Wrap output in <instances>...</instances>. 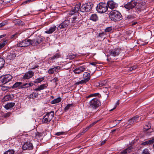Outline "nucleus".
Instances as JSON below:
<instances>
[{
  "mask_svg": "<svg viewBox=\"0 0 154 154\" xmlns=\"http://www.w3.org/2000/svg\"><path fill=\"white\" fill-rule=\"evenodd\" d=\"M29 39L25 40L24 41H20L17 43V45L18 47H25L30 45L29 42Z\"/></svg>",
  "mask_w": 154,
  "mask_h": 154,
  "instance_id": "nucleus-9",
  "label": "nucleus"
},
{
  "mask_svg": "<svg viewBox=\"0 0 154 154\" xmlns=\"http://www.w3.org/2000/svg\"><path fill=\"white\" fill-rule=\"evenodd\" d=\"M69 23V20H65L63 22L60 23L57 27V29H60L64 28L68 26Z\"/></svg>",
  "mask_w": 154,
  "mask_h": 154,
  "instance_id": "nucleus-14",
  "label": "nucleus"
},
{
  "mask_svg": "<svg viewBox=\"0 0 154 154\" xmlns=\"http://www.w3.org/2000/svg\"><path fill=\"white\" fill-rule=\"evenodd\" d=\"M48 86V85L47 84H43L38 86L37 88L35 89L34 90L36 91H40L46 88Z\"/></svg>",
  "mask_w": 154,
  "mask_h": 154,
  "instance_id": "nucleus-19",
  "label": "nucleus"
},
{
  "mask_svg": "<svg viewBox=\"0 0 154 154\" xmlns=\"http://www.w3.org/2000/svg\"><path fill=\"white\" fill-rule=\"evenodd\" d=\"M22 83L20 82H16L12 86V88H17L18 87L20 88V86L22 84Z\"/></svg>",
  "mask_w": 154,
  "mask_h": 154,
  "instance_id": "nucleus-28",
  "label": "nucleus"
},
{
  "mask_svg": "<svg viewBox=\"0 0 154 154\" xmlns=\"http://www.w3.org/2000/svg\"><path fill=\"white\" fill-rule=\"evenodd\" d=\"M142 154H150L148 149H144L142 153Z\"/></svg>",
  "mask_w": 154,
  "mask_h": 154,
  "instance_id": "nucleus-40",
  "label": "nucleus"
},
{
  "mask_svg": "<svg viewBox=\"0 0 154 154\" xmlns=\"http://www.w3.org/2000/svg\"><path fill=\"white\" fill-rule=\"evenodd\" d=\"M93 5L91 3H88L83 5L80 7V11L83 12H87L92 8Z\"/></svg>",
  "mask_w": 154,
  "mask_h": 154,
  "instance_id": "nucleus-6",
  "label": "nucleus"
},
{
  "mask_svg": "<svg viewBox=\"0 0 154 154\" xmlns=\"http://www.w3.org/2000/svg\"><path fill=\"white\" fill-rule=\"evenodd\" d=\"M133 18L132 16L131 15H129L125 17V20H131Z\"/></svg>",
  "mask_w": 154,
  "mask_h": 154,
  "instance_id": "nucleus-34",
  "label": "nucleus"
},
{
  "mask_svg": "<svg viewBox=\"0 0 154 154\" xmlns=\"http://www.w3.org/2000/svg\"><path fill=\"white\" fill-rule=\"evenodd\" d=\"M4 60L2 58L0 57V69L3 66L4 64Z\"/></svg>",
  "mask_w": 154,
  "mask_h": 154,
  "instance_id": "nucleus-32",
  "label": "nucleus"
},
{
  "mask_svg": "<svg viewBox=\"0 0 154 154\" xmlns=\"http://www.w3.org/2000/svg\"><path fill=\"white\" fill-rule=\"evenodd\" d=\"M109 16L112 20L115 22L119 21L122 19L121 13L115 10L111 11L109 14Z\"/></svg>",
  "mask_w": 154,
  "mask_h": 154,
  "instance_id": "nucleus-3",
  "label": "nucleus"
},
{
  "mask_svg": "<svg viewBox=\"0 0 154 154\" xmlns=\"http://www.w3.org/2000/svg\"><path fill=\"white\" fill-rule=\"evenodd\" d=\"M137 23V22H134V24H136V23Z\"/></svg>",
  "mask_w": 154,
  "mask_h": 154,
  "instance_id": "nucleus-64",
  "label": "nucleus"
},
{
  "mask_svg": "<svg viewBox=\"0 0 154 154\" xmlns=\"http://www.w3.org/2000/svg\"><path fill=\"white\" fill-rule=\"evenodd\" d=\"M141 145H149L148 141H146L142 143Z\"/></svg>",
  "mask_w": 154,
  "mask_h": 154,
  "instance_id": "nucleus-55",
  "label": "nucleus"
},
{
  "mask_svg": "<svg viewBox=\"0 0 154 154\" xmlns=\"http://www.w3.org/2000/svg\"><path fill=\"white\" fill-rule=\"evenodd\" d=\"M120 49L118 48H116L109 51V56L116 57L118 56L120 53Z\"/></svg>",
  "mask_w": 154,
  "mask_h": 154,
  "instance_id": "nucleus-10",
  "label": "nucleus"
},
{
  "mask_svg": "<svg viewBox=\"0 0 154 154\" xmlns=\"http://www.w3.org/2000/svg\"><path fill=\"white\" fill-rule=\"evenodd\" d=\"M98 121H97L94 122L92 124H91L89 126H88L84 130V132H85L87 131L91 127H92L95 124H96Z\"/></svg>",
  "mask_w": 154,
  "mask_h": 154,
  "instance_id": "nucleus-30",
  "label": "nucleus"
},
{
  "mask_svg": "<svg viewBox=\"0 0 154 154\" xmlns=\"http://www.w3.org/2000/svg\"><path fill=\"white\" fill-rule=\"evenodd\" d=\"M112 27H108L105 29V31L106 32H109L112 30Z\"/></svg>",
  "mask_w": 154,
  "mask_h": 154,
  "instance_id": "nucleus-39",
  "label": "nucleus"
},
{
  "mask_svg": "<svg viewBox=\"0 0 154 154\" xmlns=\"http://www.w3.org/2000/svg\"><path fill=\"white\" fill-rule=\"evenodd\" d=\"M14 97L13 95H8L5 96L3 100L4 101H7L8 100H11Z\"/></svg>",
  "mask_w": 154,
  "mask_h": 154,
  "instance_id": "nucleus-24",
  "label": "nucleus"
},
{
  "mask_svg": "<svg viewBox=\"0 0 154 154\" xmlns=\"http://www.w3.org/2000/svg\"><path fill=\"white\" fill-rule=\"evenodd\" d=\"M86 66H80L74 69L73 71L75 74H79L85 70Z\"/></svg>",
  "mask_w": 154,
  "mask_h": 154,
  "instance_id": "nucleus-12",
  "label": "nucleus"
},
{
  "mask_svg": "<svg viewBox=\"0 0 154 154\" xmlns=\"http://www.w3.org/2000/svg\"><path fill=\"white\" fill-rule=\"evenodd\" d=\"M151 128V126L150 124L149 123L147 125H146L144 127V131H146L150 129Z\"/></svg>",
  "mask_w": 154,
  "mask_h": 154,
  "instance_id": "nucleus-33",
  "label": "nucleus"
},
{
  "mask_svg": "<svg viewBox=\"0 0 154 154\" xmlns=\"http://www.w3.org/2000/svg\"><path fill=\"white\" fill-rule=\"evenodd\" d=\"M119 104V100L117 101V102L115 104L114 107L112 109H111L110 110V111H111L113 109H115L116 108L117 106Z\"/></svg>",
  "mask_w": 154,
  "mask_h": 154,
  "instance_id": "nucleus-46",
  "label": "nucleus"
},
{
  "mask_svg": "<svg viewBox=\"0 0 154 154\" xmlns=\"http://www.w3.org/2000/svg\"><path fill=\"white\" fill-rule=\"evenodd\" d=\"M88 81H87L85 79H84L80 81V84H85Z\"/></svg>",
  "mask_w": 154,
  "mask_h": 154,
  "instance_id": "nucleus-50",
  "label": "nucleus"
},
{
  "mask_svg": "<svg viewBox=\"0 0 154 154\" xmlns=\"http://www.w3.org/2000/svg\"><path fill=\"white\" fill-rule=\"evenodd\" d=\"M75 57L76 55L74 54L70 55L69 56V58L71 60L75 58Z\"/></svg>",
  "mask_w": 154,
  "mask_h": 154,
  "instance_id": "nucleus-52",
  "label": "nucleus"
},
{
  "mask_svg": "<svg viewBox=\"0 0 154 154\" xmlns=\"http://www.w3.org/2000/svg\"><path fill=\"white\" fill-rule=\"evenodd\" d=\"M15 104V103H8L5 105L4 107L7 109H10L14 106Z\"/></svg>",
  "mask_w": 154,
  "mask_h": 154,
  "instance_id": "nucleus-21",
  "label": "nucleus"
},
{
  "mask_svg": "<svg viewBox=\"0 0 154 154\" xmlns=\"http://www.w3.org/2000/svg\"><path fill=\"white\" fill-rule=\"evenodd\" d=\"M108 8V7L106 3L100 2L97 5L96 10L99 13H103L107 11Z\"/></svg>",
  "mask_w": 154,
  "mask_h": 154,
  "instance_id": "nucleus-4",
  "label": "nucleus"
},
{
  "mask_svg": "<svg viewBox=\"0 0 154 154\" xmlns=\"http://www.w3.org/2000/svg\"><path fill=\"white\" fill-rule=\"evenodd\" d=\"M6 35H0V38H2L4 37H5Z\"/></svg>",
  "mask_w": 154,
  "mask_h": 154,
  "instance_id": "nucleus-60",
  "label": "nucleus"
},
{
  "mask_svg": "<svg viewBox=\"0 0 154 154\" xmlns=\"http://www.w3.org/2000/svg\"><path fill=\"white\" fill-rule=\"evenodd\" d=\"M43 39L41 37H38L36 39L32 40L29 39L30 45L33 46L37 45L40 44L43 41Z\"/></svg>",
  "mask_w": 154,
  "mask_h": 154,
  "instance_id": "nucleus-8",
  "label": "nucleus"
},
{
  "mask_svg": "<svg viewBox=\"0 0 154 154\" xmlns=\"http://www.w3.org/2000/svg\"><path fill=\"white\" fill-rule=\"evenodd\" d=\"M54 116V111L47 112L46 115L44 116L42 119V122L46 123L50 122L53 118Z\"/></svg>",
  "mask_w": 154,
  "mask_h": 154,
  "instance_id": "nucleus-5",
  "label": "nucleus"
},
{
  "mask_svg": "<svg viewBox=\"0 0 154 154\" xmlns=\"http://www.w3.org/2000/svg\"><path fill=\"white\" fill-rule=\"evenodd\" d=\"M33 84L32 82L29 83H25V85H26V88L31 87L33 86Z\"/></svg>",
  "mask_w": 154,
  "mask_h": 154,
  "instance_id": "nucleus-36",
  "label": "nucleus"
},
{
  "mask_svg": "<svg viewBox=\"0 0 154 154\" xmlns=\"http://www.w3.org/2000/svg\"><path fill=\"white\" fill-rule=\"evenodd\" d=\"M105 140H104L101 143V145H102L103 144L105 143Z\"/></svg>",
  "mask_w": 154,
  "mask_h": 154,
  "instance_id": "nucleus-62",
  "label": "nucleus"
},
{
  "mask_svg": "<svg viewBox=\"0 0 154 154\" xmlns=\"http://www.w3.org/2000/svg\"><path fill=\"white\" fill-rule=\"evenodd\" d=\"M26 85H25V83L24 84H23V85H21L20 86V88H19V89H23V88H26Z\"/></svg>",
  "mask_w": 154,
  "mask_h": 154,
  "instance_id": "nucleus-49",
  "label": "nucleus"
},
{
  "mask_svg": "<svg viewBox=\"0 0 154 154\" xmlns=\"http://www.w3.org/2000/svg\"><path fill=\"white\" fill-rule=\"evenodd\" d=\"M75 84H76V85H79L80 84H80V81H79V82H76V83H75Z\"/></svg>",
  "mask_w": 154,
  "mask_h": 154,
  "instance_id": "nucleus-61",
  "label": "nucleus"
},
{
  "mask_svg": "<svg viewBox=\"0 0 154 154\" xmlns=\"http://www.w3.org/2000/svg\"><path fill=\"white\" fill-rule=\"evenodd\" d=\"M11 113L10 112H8L4 114V116L5 117H7L9 116L10 115Z\"/></svg>",
  "mask_w": 154,
  "mask_h": 154,
  "instance_id": "nucleus-53",
  "label": "nucleus"
},
{
  "mask_svg": "<svg viewBox=\"0 0 154 154\" xmlns=\"http://www.w3.org/2000/svg\"><path fill=\"white\" fill-rule=\"evenodd\" d=\"M137 4V2L134 0H132L124 5L125 8L128 10L132 9L134 8Z\"/></svg>",
  "mask_w": 154,
  "mask_h": 154,
  "instance_id": "nucleus-7",
  "label": "nucleus"
},
{
  "mask_svg": "<svg viewBox=\"0 0 154 154\" xmlns=\"http://www.w3.org/2000/svg\"><path fill=\"white\" fill-rule=\"evenodd\" d=\"M16 57V55L13 53H10L8 55L7 59L9 60L14 59Z\"/></svg>",
  "mask_w": 154,
  "mask_h": 154,
  "instance_id": "nucleus-23",
  "label": "nucleus"
},
{
  "mask_svg": "<svg viewBox=\"0 0 154 154\" xmlns=\"http://www.w3.org/2000/svg\"><path fill=\"white\" fill-rule=\"evenodd\" d=\"M6 44V42L5 41L0 44V49L3 48Z\"/></svg>",
  "mask_w": 154,
  "mask_h": 154,
  "instance_id": "nucleus-42",
  "label": "nucleus"
},
{
  "mask_svg": "<svg viewBox=\"0 0 154 154\" xmlns=\"http://www.w3.org/2000/svg\"><path fill=\"white\" fill-rule=\"evenodd\" d=\"M97 63L96 62H91L90 63V64H91L92 65L96 66V64Z\"/></svg>",
  "mask_w": 154,
  "mask_h": 154,
  "instance_id": "nucleus-57",
  "label": "nucleus"
},
{
  "mask_svg": "<svg viewBox=\"0 0 154 154\" xmlns=\"http://www.w3.org/2000/svg\"><path fill=\"white\" fill-rule=\"evenodd\" d=\"M81 4L79 3L77 4L74 7L72 8V10L70 11L69 13V16L70 17L74 14L75 16L74 17L71 19V25L74 27L79 26L78 23L79 21V19L77 17L78 15V11L79 10Z\"/></svg>",
  "mask_w": 154,
  "mask_h": 154,
  "instance_id": "nucleus-1",
  "label": "nucleus"
},
{
  "mask_svg": "<svg viewBox=\"0 0 154 154\" xmlns=\"http://www.w3.org/2000/svg\"><path fill=\"white\" fill-rule=\"evenodd\" d=\"M33 146L32 143L29 142L25 143L23 145L22 148L23 150H30L33 148Z\"/></svg>",
  "mask_w": 154,
  "mask_h": 154,
  "instance_id": "nucleus-15",
  "label": "nucleus"
},
{
  "mask_svg": "<svg viewBox=\"0 0 154 154\" xmlns=\"http://www.w3.org/2000/svg\"><path fill=\"white\" fill-rule=\"evenodd\" d=\"M139 116H136L129 119L128 121V123L130 125H132L133 123L136 122L138 120Z\"/></svg>",
  "mask_w": 154,
  "mask_h": 154,
  "instance_id": "nucleus-18",
  "label": "nucleus"
},
{
  "mask_svg": "<svg viewBox=\"0 0 154 154\" xmlns=\"http://www.w3.org/2000/svg\"><path fill=\"white\" fill-rule=\"evenodd\" d=\"M9 88V87L5 86H2V87L1 89L3 91H5L7 90H8Z\"/></svg>",
  "mask_w": 154,
  "mask_h": 154,
  "instance_id": "nucleus-47",
  "label": "nucleus"
},
{
  "mask_svg": "<svg viewBox=\"0 0 154 154\" xmlns=\"http://www.w3.org/2000/svg\"><path fill=\"white\" fill-rule=\"evenodd\" d=\"M90 19L94 21H96L98 20V17L96 14H92L90 17Z\"/></svg>",
  "mask_w": 154,
  "mask_h": 154,
  "instance_id": "nucleus-25",
  "label": "nucleus"
},
{
  "mask_svg": "<svg viewBox=\"0 0 154 154\" xmlns=\"http://www.w3.org/2000/svg\"><path fill=\"white\" fill-rule=\"evenodd\" d=\"M147 141H148V143L149 145L152 144L154 143V138Z\"/></svg>",
  "mask_w": 154,
  "mask_h": 154,
  "instance_id": "nucleus-44",
  "label": "nucleus"
},
{
  "mask_svg": "<svg viewBox=\"0 0 154 154\" xmlns=\"http://www.w3.org/2000/svg\"><path fill=\"white\" fill-rule=\"evenodd\" d=\"M36 136L38 135V136H42V134L41 133H37V134H36Z\"/></svg>",
  "mask_w": 154,
  "mask_h": 154,
  "instance_id": "nucleus-59",
  "label": "nucleus"
},
{
  "mask_svg": "<svg viewBox=\"0 0 154 154\" xmlns=\"http://www.w3.org/2000/svg\"><path fill=\"white\" fill-rule=\"evenodd\" d=\"M101 105L100 101L97 97L92 99L89 102L86 103V106L88 108L94 110L97 109Z\"/></svg>",
  "mask_w": 154,
  "mask_h": 154,
  "instance_id": "nucleus-2",
  "label": "nucleus"
},
{
  "mask_svg": "<svg viewBox=\"0 0 154 154\" xmlns=\"http://www.w3.org/2000/svg\"><path fill=\"white\" fill-rule=\"evenodd\" d=\"M72 106L71 104H67L65 108V110L66 111L69 109L70 107Z\"/></svg>",
  "mask_w": 154,
  "mask_h": 154,
  "instance_id": "nucleus-43",
  "label": "nucleus"
},
{
  "mask_svg": "<svg viewBox=\"0 0 154 154\" xmlns=\"http://www.w3.org/2000/svg\"><path fill=\"white\" fill-rule=\"evenodd\" d=\"M83 78V79L88 82L90 79V74L88 72H85L84 73Z\"/></svg>",
  "mask_w": 154,
  "mask_h": 154,
  "instance_id": "nucleus-22",
  "label": "nucleus"
},
{
  "mask_svg": "<svg viewBox=\"0 0 154 154\" xmlns=\"http://www.w3.org/2000/svg\"><path fill=\"white\" fill-rule=\"evenodd\" d=\"M132 147L131 146L121 152L120 154H128L132 152Z\"/></svg>",
  "mask_w": 154,
  "mask_h": 154,
  "instance_id": "nucleus-20",
  "label": "nucleus"
},
{
  "mask_svg": "<svg viewBox=\"0 0 154 154\" xmlns=\"http://www.w3.org/2000/svg\"><path fill=\"white\" fill-rule=\"evenodd\" d=\"M38 67V66L37 65H33L32 66L30 67V69H34Z\"/></svg>",
  "mask_w": 154,
  "mask_h": 154,
  "instance_id": "nucleus-51",
  "label": "nucleus"
},
{
  "mask_svg": "<svg viewBox=\"0 0 154 154\" xmlns=\"http://www.w3.org/2000/svg\"><path fill=\"white\" fill-rule=\"evenodd\" d=\"M34 75V72L31 70H29L25 73L23 75L22 78L24 79H28L31 78Z\"/></svg>",
  "mask_w": 154,
  "mask_h": 154,
  "instance_id": "nucleus-13",
  "label": "nucleus"
},
{
  "mask_svg": "<svg viewBox=\"0 0 154 154\" xmlns=\"http://www.w3.org/2000/svg\"><path fill=\"white\" fill-rule=\"evenodd\" d=\"M61 100V98L60 97H58L55 99H54L53 100H52L51 102V103L52 104H55L56 103H58L60 102Z\"/></svg>",
  "mask_w": 154,
  "mask_h": 154,
  "instance_id": "nucleus-26",
  "label": "nucleus"
},
{
  "mask_svg": "<svg viewBox=\"0 0 154 154\" xmlns=\"http://www.w3.org/2000/svg\"><path fill=\"white\" fill-rule=\"evenodd\" d=\"M97 94V93H94L91 94L86 97L87 98H89L91 97H93L96 96Z\"/></svg>",
  "mask_w": 154,
  "mask_h": 154,
  "instance_id": "nucleus-45",
  "label": "nucleus"
},
{
  "mask_svg": "<svg viewBox=\"0 0 154 154\" xmlns=\"http://www.w3.org/2000/svg\"><path fill=\"white\" fill-rule=\"evenodd\" d=\"M44 79V77L37 78L34 80V82L35 83L38 84L39 83L41 82L42 81H43Z\"/></svg>",
  "mask_w": 154,
  "mask_h": 154,
  "instance_id": "nucleus-27",
  "label": "nucleus"
},
{
  "mask_svg": "<svg viewBox=\"0 0 154 154\" xmlns=\"http://www.w3.org/2000/svg\"><path fill=\"white\" fill-rule=\"evenodd\" d=\"M65 134V133L64 132H57V133H56L55 134V135H57V136H60L63 134Z\"/></svg>",
  "mask_w": 154,
  "mask_h": 154,
  "instance_id": "nucleus-41",
  "label": "nucleus"
},
{
  "mask_svg": "<svg viewBox=\"0 0 154 154\" xmlns=\"http://www.w3.org/2000/svg\"><path fill=\"white\" fill-rule=\"evenodd\" d=\"M6 22H2L0 23V27L4 26L6 24Z\"/></svg>",
  "mask_w": 154,
  "mask_h": 154,
  "instance_id": "nucleus-56",
  "label": "nucleus"
},
{
  "mask_svg": "<svg viewBox=\"0 0 154 154\" xmlns=\"http://www.w3.org/2000/svg\"><path fill=\"white\" fill-rule=\"evenodd\" d=\"M105 83H106V82L105 81H102L100 82L97 83V86L100 87L103 86Z\"/></svg>",
  "mask_w": 154,
  "mask_h": 154,
  "instance_id": "nucleus-37",
  "label": "nucleus"
},
{
  "mask_svg": "<svg viewBox=\"0 0 154 154\" xmlns=\"http://www.w3.org/2000/svg\"><path fill=\"white\" fill-rule=\"evenodd\" d=\"M57 29V27L55 25L51 26L48 29L45 31V33L47 34L52 33Z\"/></svg>",
  "mask_w": 154,
  "mask_h": 154,
  "instance_id": "nucleus-17",
  "label": "nucleus"
},
{
  "mask_svg": "<svg viewBox=\"0 0 154 154\" xmlns=\"http://www.w3.org/2000/svg\"><path fill=\"white\" fill-rule=\"evenodd\" d=\"M38 93L35 92H33L31 94H30L29 97L30 98H35L37 97Z\"/></svg>",
  "mask_w": 154,
  "mask_h": 154,
  "instance_id": "nucleus-29",
  "label": "nucleus"
},
{
  "mask_svg": "<svg viewBox=\"0 0 154 154\" xmlns=\"http://www.w3.org/2000/svg\"><path fill=\"white\" fill-rule=\"evenodd\" d=\"M59 57V55L58 54H56L54 55L53 56L50 57L51 59H55L58 58Z\"/></svg>",
  "mask_w": 154,
  "mask_h": 154,
  "instance_id": "nucleus-38",
  "label": "nucleus"
},
{
  "mask_svg": "<svg viewBox=\"0 0 154 154\" xmlns=\"http://www.w3.org/2000/svg\"><path fill=\"white\" fill-rule=\"evenodd\" d=\"M137 66L136 65H134L133 66L129 67L127 69V71L128 72H130L132 71L135 70L137 68Z\"/></svg>",
  "mask_w": 154,
  "mask_h": 154,
  "instance_id": "nucleus-31",
  "label": "nucleus"
},
{
  "mask_svg": "<svg viewBox=\"0 0 154 154\" xmlns=\"http://www.w3.org/2000/svg\"><path fill=\"white\" fill-rule=\"evenodd\" d=\"M17 34H15L14 35H13L11 36V38H14V37H15V38H16L17 37Z\"/></svg>",
  "mask_w": 154,
  "mask_h": 154,
  "instance_id": "nucleus-58",
  "label": "nucleus"
},
{
  "mask_svg": "<svg viewBox=\"0 0 154 154\" xmlns=\"http://www.w3.org/2000/svg\"><path fill=\"white\" fill-rule=\"evenodd\" d=\"M58 81V79L57 78L55 77L54 79L51 81V82L54 83H56Z\"/></svg>",
  "mask_w": 154,
  "mask_h": 154,
  "instance_id": "nucleus-48",
  "label": "nucleus"
},
{
  "mask_svg": "<svg viewBox=\"0 0 154 154\" xmlns=\"http://www.w3.org/2000/svg\"><path fill=\"white\" fill-rule=\"evenodd\" d=\"M36 0H26V1H25L23 3L25 4H26L27 3H29L30 2H33V1H35Z\"/></svg>",
  "mask_w": 154,
  "mask_h": 154,
  "instance_id": "nucleus-54",
  "label": "nucleus"
},
{
  "mask_svg": "<svg viewBox=\"0 0 154 154\" xmlns=\"http://www.w3.org/2000/svg\"><path fill=\"white\" fill-rule=\"evenodd\" d=\"M14 152L13 150L9 149L5 152L4 154H14Z\"/></svg>",
  "mask_w": 154,
  "mask_h": 154,
  "instance_id": "nucleus-35",
  "label": "nucleus"
},
{
  "mask_svg": "<svg viewBox=\"0 0 154 154\" xmlns=\"http://www.w3.org/2000/svg\"><path fill=\"white\" fill-rule=\"evenodd\" d=\"M153 75L154 76V72H153Z\"/></svg>",
  "mask_w": 154,
  "mask_h": 154,
  "instance_id": "nucleus-63",
  "label": "nucleus"
},
{
  "mask_svg": "<svg viewBox=\"0 0 154 154\" xmlns=\"http://www.w3.org/2000/svg\"><path fill=\"white\" fill-rule=\"evenodd\" d=\"M107 5L108 7L111 9H115L118 6L117 4L112 0L108 1Z\"/></svg>",
  "mask_w": 154,
  "mask_h": 154,
  "instance_id": "nucleus-11",
  "label": "nucleus"
},
{
  "mask_svg": "<svg viewBox=\"0 0 154 154\" xmlns=\"http://www.w3.org/2000/svg\"><path fill=\"white\" fill-rule=\"evenodd\" d=\"M60 68V67L59 66H54L49 69L48 72L49 74H52L54 73L55 72H59Z\"/></svg>",
  "mask_w": 154,
  "mask_h": 154,
  "instance_id": "nucleus-16",
  "label": "nucleus"
}]
</instances>
